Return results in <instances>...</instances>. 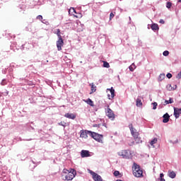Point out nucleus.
I'll list each match as a JSON object with an SVG mask.
<instances>
[{"mask_svg": "<svg viewBox=\"0 0 181 181\" xmlns=\"http://www.w3.org/2000/svg\"><path fill=\"white\" fill-rule=\"evenodd\" d=\"M76 175H77V173L74 169H71L70 171L67 169H64L62 179L63 180H73L76 177Z\"/></svg>", "mask_w": 181, "mask_h": 181, "instance_id": "obj_1", "label": "nucleus"}, {"mask_svg": "<svg viewBox=\"0 0 181 181\" xmlns=\"http://www.w3.org/2000/svg\"><path fill=\"white\" fill-rule=\"evenodd\" d=\"M132 169H133V175L136 177H142L144 171H142V170H141V167L139 166V165L134 163Z\"/></svg>", "mask_w": 181, "mask_h": 181, "instance_id": "obj_2", "label": "nucleus"}, {"mask_svg": "<svg viewBox=\"0 0 181 181\" xmlns=\"http://www.w3.org/2000/svg\"><path fill=\"white\" fill-rule=\"evenodd\" d=\"M119 156L123 158V159H129L131 158V152L127 150H123L117 153Z\"/></svg>", "mask_w": 181, "mask_h": 181, "instance_id": "obj_3", "label": "nucleus"}, {"mask_svg": "<svg viewBox=\"0 0 181 181\" xmlns=\"http://www.w3.org/2000/svg\"><path fill=\"white\" fill-rule=\"evenodd\" d=\"M89 134H90V136L95 139V141H97L98 142H103V135L97 134L95 132H88Z\"/></svg>", "mask_w": 181, "mask_h": 181, "instance_id": "obj_4", "label": "nucleus"}, {"mask_svg": "<svg viewBox=\"0 0 181 181\" xmlns=\"http://www.w3.org/2000/svg\"><path fill=\"white\" fill-rule=\"evenodd\" d=\"M106 115L108 117V118H110L112 119H114L115 118V115L114 114V112L111 108H110V106H107V109L105 110Z\"/></svg>", "mask_w": 181, "mask_h": 181, "instance_id": "obj_5", "label": "nucleus"}, {"mask_svg": "<svg viewBox=\"0 0 181 181\" xmlns=\"http://www.w3.org/2000/svg\"><path fill=\"white\" fill-rule=\"evenodd\" d=\"M132 136H134L136 144L142 143V140L141 139V138L139 137V133H138V132L134 133V131L132 130Z\"/></svg>", "mask_w": 181, "mask_h": 181, "instance_id": "obj_6", "label": "nucleus"}, {"mask_svg": "<svg viewBox=\"0 0 181 181\" xmlns=\"http://www.w3.org/2000/svg\"><path fill=\"white\" fill-rule=\"evenodd\" d=\"M90 175H92L93 179L95 181H103V178L97 173L95 172L90 170L89 172Z\"/></svg>", "mask_w": 181, "mask_h": 181, "instance_id": "obj_7", "label": "nucleus"}, {"mask_svg": "<svg viewBox=\"0 0 181 181\" xmlns=\"http://www.w3.org/2000/svg\"><path fill=\"white\" fill-rule=\"evenodd\" d=\"M81 158H90L91 154H90V151L88 150H82L81 151Z\"/></svg>", "mask_w": 181, "mask_h": 181, "instance_id": "obj_8", "label": "nucleus"}, {"mask_svg": "<svg viewBox=\"0 0 181 181\" xmlns=\"http://www.w3.org/2000/svg\"><path fill=\"white\" fill-rule=\"evenodd\" d=\"M107 91H110L111 94V95L108 94L109 100H112V98L115 97V90L114 89V88L112 87L111 88H107Z\"/></svg>", "mask_w": 181, "mask_h": 181, "instance_id": "obj_9", "label": "nucleus"}, {"mask_svg": "<svg viewBox=\"0 0 181 181\" xmlns=\"http://www.w3.org/2000/svg\"><path fill=\"white\" fill-rule=\"evenodd\" d=\"M181 108L174 107V117L176 119L180 117Z\"/></svg>", "mask_w": 181, "mask_h": 181, "instance_id": "obj_10", "label": "nucleus"}, {"mask_svg": "<svg viewBox=\"0 0 181 181\" xmlns=\"http://www.w3.org/2000/svg\"><path fill=\"white\" fill-rule=\"evenodd\" d=\"M63 45H64V41H63V40H58L57 41V47L59 51L62 50Z\"/></svg>", "mask_w": 181, "mask_h": 181, "instance_id": "obj_11", "label": "nucleus"}, {"mask_svg": "<svg viewBox=\"0 0 181 181\" xmlns=\"http://www.w3.org/2000/svg\"><path fill=\"white\" fill-rule=\"evenodd\" d=\"M163 122L167 124V122H169V119H170V116L168 113H165L163 115Z\"/></svg>", "mask_w": 181, "mask_h": 181, "instance_id": "obj_12", "label": "nucleus"}, {"mask_svg": "<svg viewBox=\"0 0 181 181\" xmlns=\"http://www.w3.org/2000/svg\"><path fill=\"white\" fill-rule=\"evenodd\" d=\"M136 107H142V97L139 96L136 100Z\"/></svg>", "mask_w": 181, "mask_h": 181, "instance_id": "obj_13", "label": "nucleus"}, {"mask_svg": "<svg viewBox=\"0 0 181 181\" xmlns=\"http://www.w3.org/2000/svg\"><path fill=\"white\" fill-rule=\"evenodd\" d=\"M64 117L66 118H69V119H76V115L73 113H66L65 114Z\"/></svg>", "mask_w": 181, "mask_h": 181, "instance_id": "obj_14", "label": "nucleus"}, {"mask_svg": "<svg viewBox=\"0 0 181 181\" xmlns=\"http://www.w3.org/2000/svg\"><path fill=\"white\" fill-rule=\"evenodd\" d=\"M168 175L170 179H175V177H176V173H175V171H172V170H168Z\"/></svg>", "mask_w": 181, "mask_h": 181, "instance_id": "obj_15", "label": "nucleus"}, {"mask_svg": "<svg viewBox=\"0 0 181 181\" xmlns=\"http://www.w3.org/2000/svg\"><path fill=\"white\" fill-rule=\"evenodd\" d=\"M89 86H90L91 88H90V94H93V93H95V91H97V86H95V85H94V83H91L89 84Z\"/></svg>", "mask_w": 181, "mask_h": 181, "instance_id": "obj_16", "label": "nucleus"}, {"mask_svg": "<svg viewBox=\"0 0 181 181\" xmlns=\"http://www.w3.org/2000/svg\"><path fill=\"white\" fill-rule=\"evenodd\" d=\"M166 88L168 91H172V90H176V88H177V86L175 85V88H173L171 84H168Z\"/></svg>", "mask_w": 181, "mask_h": 181, "instance_id": "obj_17", "label": "nucleus"}, {"mask_svg": "<svg viewBox=\"0 0 181 181\" xmlns=\"http://www.w3.org/2000/svg\"><path fill=\"white\" fill-rule=\"evenodd\" d=\"M87 132H90V131H87V132H84V131H81V138H87L88 136H87Z\"/></svg>", "mask_w": 181, "mask_h": 181, "instance_id": "obj_18", "label": "nucleus"}, {"mask_svg": "<svg viewBox=\"0 0 181 181\" xmlns=\"http://www.w3.org/2000/svg\"><path fill=\"white\" fill-rule=\"evenodd\" d=\"M152 30H159V26L156 23H153L151 25Z\"/></svg>", "mask_w": 181, "mask_h": 181, "instance_id": "obj_19", "label": "nucleus"}, {"mask_svg": "<svg viewBox=\"0 0 181 181\" xmlns=\"http://www.w3.org/2000/svg\"><path fill=\"white\" fill-rule=\"evenodd\" d=\"M168 104H173V99L170 98L169 100H165L163 105H168Z\"/></svg>", "mask_w": 181, "mask_h": 181, "instance_id": "obj_20", "label": "nucleus"}, {"mask_svg": "<svg viewBox=\"0 0 181 181\" xmlns=\"http://www.w3.org/2000/svg\"><path fill=\"white\" fill-rule=\"evenodd\" d=\"M69 15H74V13H77V12H76V9L74 8H71L69 10Z\"/></svg>", "mask_w": 181, "mask_h": 181, "instance_id": "obj_21", "label": "nucleus"}, {"mask_svg": "<svg viewBox=\"0 0 181 181\" xmlns=\"http://www.w3.org/2000/svg\"><path fill=\"white\" fill-rule=\"evenodd\" d=\"M87 104H88V105H90V107H94V102H93V100L90 98H88L86 100Z\"/></svg>", "mask_w": 181, "mask_h": 181, "instance_id": "obj_22", "label": "nucleus"}, {"mask_svg": "<svg viewBox=\"0 0 181 181\" xmlns=\"http://www.w3.org/2000/svg\"><path fill=\"white\" fill-rule=\"evenodd\" d=\"M129 128L131 131V134H132V131L134 134H135V132H138L135 129H134V127H132V124L129 125Z\"/></svg>", "mask_w": 181, "mask_h": 181, "instance_id": "obj_23", "label": "nucleus"}, {"mask_svg": "<svg viewBox=\"0 0 181 181\" xmlns=\"http://www.w3.org/2000/svg\"><path fill=\"white\" fill-rule=\"evenodd\" d=\"M165 74H160L158 77V81H162L163 80H165Z\"/></svg>", "mask_w": 181, "mask_h": 181, "instance_id": "obj_24", "label": "nucleus"}, {"mask_svg": "<svg viewBox=\"0 0 181 181\" xmlns=\"http://www.w3.org/2000/svg\"><path fill=\"white\" fill-rule=\"evenodd\" d=\"M156 142H158V139L154 138L153 140H151V141L150 142V144L151 146H153V145H155Z\"/></svg>", "mask_w": 181, "mask_h": 181, "instance_id": "obj_25", "label": "nucleus"}, {"mask_svg": "<svg viewBox=\"0 0 181 181\" xmlns=\"http://www.w3.org/2000/svg\"><path fill=\"white\" fill-rule=\"evenodd\" d=\"M130 71H134V70H135L136 66H135V64H132L129 67Z\"/></svg>", "mask_w": 181, "mask_h": 181, "instance_id": "obj_26", "label": "nucleus"}, {"mask_svg": "<svg viewBox=\"0 0 181 181\" xmlns=\"http://www.w3.org/2000/svg\"><path fill=\"white\" fill-rule=\"evenodd\" d=\"M103 67L106 69H110V64L107 62H103Z\"/></svg>", "mask_w": 181, "mask_h": 181, "instance_id": "obj_27", "label": "nucleus"}, {"mask_svg": "<svg viewBox=\"0 0 181 181\" xmlns=\"http://www.w3.org/2000/svg\"><path fill=\"white\" fill-rule=\"evenodd\" d=\"M166 8H168V9H170V8H172V3L171 2H167Z\"/></svg>", "mask_w": 181, "mask_h": 181, "instance_id": "obj_28", "label": "nucleus"}, {"mask_svg": "<svg viewBox=\"0 0 181 181\" xmlns=\"http://www.w3.org/2000/svg\"><path fill=\"white\" fill-rule=\"evenodd\" d=\"M58 125H61L62 127H66V122H61L58 123Z\"/></svg>", "mask_w": 181, "mask_h": 181, "instance_id": "obj_29", "label": "nucleus"}, {"mask_svg": "<svg viewBox=\"0 0 181 181\" xmlns=\"http://www.w3.org/2000/svg\"><path fill=\"white\" fill-rule=\"evenodd\" d=\"M114 176H119L120 173H119V171L118 170H115L113 173Z\"/></svg>", "mask_w": 181, "mask_h": 181, "instance_id": "obj_30", "label": "nucleus"}, {"mask_svg": "<svg viewBox=\"0 0 181 181\" xmlns=\"http://www.w3.org/2000/svg\"><path fill=\"white\" fill-rule=\"evenodd\" d=\"M156 107H158V103L156 102H154L153 103V110H156Z\"/></svg>", "mask_w": 181, "mask_h": 181, "instance_id": "obj_31", "label": "nucleus"}, {"mask_svg": "<svg viewBox=\"0 0 181 181\" xmlns=\"http://www.w3.org/2000/svg\"><path fill=\"white\" fill-rule=\"evenodd\" d=\"M178 142H179V140L177 139H176L175 141H174L172 140L170 141V144H177Z\"/></svg>", "mask_w": 181, "mask_h": 181, "instance_id": "obj_32", "label": "nucleus"}, {"mask_svg": "<svg viewBox=\"0 0 181 181\" xmlns=\"http://www.w3.org/2000/svg\"><path fill=\"white\" fill-rule=\"evenodd\" d=\"M163 54V56H165V57L169 56V51H168V50L164 51Z\"/></svg>", "mask_w": 181, "mask_h": 181, "instance_id": "obj_33", "label": "nucleus"}, {"mask_svg": "<svg viewBox=\"0 0 181 181\" xmlns=\"http://www.w3.org/2000/svg\"><path fill=\"white\" fill-rule=\"evenodd\" d=\"M37 19H38V21H42L43 19V16L39 15L37 16Z\"/></svg>", "mask_w": 181, "mask_h": 181, "instance_id": "obj_34", "label": "nucleus"}, {"mask_svg": "<svg viewBox=\"0 0 181 181\" xmlns=\"http://www.w3.org/2000/svg\"><path fill=\"white\" fill-rule=\"evenodd\" d=\"M57 36H58V40H63V38H62L61 34H58V35H57Z\"/></svg>", "mask_w": 181, "mask_h": 181, "instance_id": "obj_35", "label": "nucleus"}, {"mask_svg": "<svg viewBox=\"0 0 181 181\" xmlns=\"http://www.w3.org/2000/svg\"><path fill=\"white\" fill-rule=\"evenodd\" d=\"M166 77L168 78H172V74H170V73L167 74Z\"/></svg>", "mask_w": 181, "mask_h": 181, "instance_id": "obj_36", "label": "nucleus"}, {"mask_svg": "<svg viewBox=\"0 0 181 181\" xmlns=\"http://www.w3.org/2000/svg\"><path fill=\"white\" fill-rule=\"evenodd\" d=\"M6 81L5 79H3L1 81V86H6Z\"/></svg>", "mask_w": 181, "mask_h": 181, "instance_id": "obj_37", "label": "nucleus"}, {"mask_svg": "<svg viewBox=\"0 0 181 181\" xmlns=\"http://www.w3.org/2000/svg\"><path fill=\"white\" fill-rule=\"evenodd\" d=\"M54 33H55L56 35H61L60 29H57V32H54Z\"/></svg>", "mask_w": 181, "mask_h": 181, "instance_id": "obj_38", "label": "nucleus"}, {"mask_svg": "<svg viewBox=\"0 0 181 181\" xmlns=\"http://www.w3.org/2000/svg\"><path fill=\"white\" fill-rule=\"evenodd\" d=\"M112 18H114V13H110V20L111 21V19H112Z\"/></svg>", "mask_w": 181, "mask_h": 181, "instance_id": "obj_39", "label": "nucleus"}, {"mask_svg": "<svg viewBox=\"0 0 181 181\" xmlns=\"http://www.w3.org/2000/svg\"><path fill=\"white\" fill-rule=\"evenodd\" d=\"M159 23H162V25L165 24V21L163 19H160Z\"/></svg>", "mask_w": 181, "mask_h": 181, "instance_id": "obj_40", "label": "nucleus"}, {"mask_svg": "<svg viewBox=\"0 0 181 181\" xmlns=\"http://www.w3.org/2000/svg\"><path fill=\"white\" fill-rule=\"evenodd\" d=\"M164 176H165V175H163V173H160V179H163Z\"/></svg>", "mask_w": 181, "mask_h": 181, "instance_id": "obj_41", "label": "nucleus"}, {"mask_svg": "<svg viewBox=\"0 0 181 181\" xmlns=\"http://www.w3.org/2000/svg\"><path fill=\"white\" fill-rule=\"evenodd\" d=\"M160 181H165V178H160L159 179Z\"/></svg>", "mask_w": 181, "mask_h": 181, "instance_id": "obj_42", "label": "nucleus"}, {"mask_svg": "<svg viewBox=\"0 0 181 181\" xmlns=\"http://www.w3.org/2000/svg\"><path fill=\"white\" fill-rule=\"evenodd\" d=\"M46 63H49V61H48V60H47V61H46Z\"/></svg>", "mask_w": 181, "mask_h": 181, "instance_id": "obj_43", "label": "nucleus"}, {"mask_svg": "<svg viewBox=\"0 0 181 181\" xmlns=\"http://www.w3.org/2000/svg\"><path fill=\"white\" fill-rule=\"evenodd\" d=\"M129 21H131V17H129Z\"/></svg>", "mask_w": 181, "mask_h": 181, "instance_id": "obj_44", "label": "nucleus"}, {"mask_svg": "<svg viewBox=\"0 0 181 181\" xmlns=\"http://www.w3.org/2000/svg\"><path fill=\"white\" fill-rule=\"evenodd\" d=\"M42 23H45V22H44L43 21H42Z\"/></svg>", "mask_w": 181, "mask_h": 181, "instance_id": "obj_45", "label": "nucleus"}, {"mask_svg": "<svg viewBox=\"0 0 181 181\" xmlns=\"http://www.w3.org/2000/svg\"><path fill=\"white\" fill-rule=\"evenodd\" d=\"M32 139H28V140H27V141H31Z\"/></svg>", "mask_w": 181, "mask_h": 181, "instance_id": "obj_46", "label": "nucleus"}]
</instances>
